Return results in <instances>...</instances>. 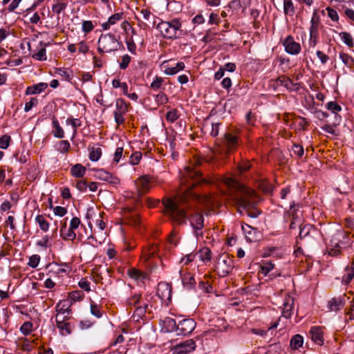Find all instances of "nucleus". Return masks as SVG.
I'll use <instances>...</instances> for the list:
<instances>
[{"mask_svg": "<svg viewBox=\"0 0 354 354\" xmlns=\"http://www.w3.org/2000/svg\"><path fill=\"white\" fill-rule=\"evenodd\" d=\"M94 28L91 21H84L82 23V30L85 33L90 32Z\"/></svg>", "mask_w": 354, "mask_h": 354, "instance_id": "nucleus-58", "label": "nucleus"}, {"mask_svg": "<svg viewBox=\"0 0 354 354\" xmlns=\"http://www.w3.org/2000/svg\"><path fill=\"white\" fill-rule=\"evenodd\" d=\"M97 43L99 45L103 46V48L106 50V53L116 51L120 48L124 49L123 44L121 42H118L115 35L112 33L102 35Z\"/></svg>", "mask_w": 354, "mask_h": 354, "instance_id": "nucleus-4", "label": "nucleus"}, {"mask_svg": "<svg viewBox=\"0 0 354 354\" xmlns=\"http://www.w3.org/2000/svg\"><path fill=\"white\" fill-rule=\"evenodd\" d=\"M326 10L328 12V15L330 18V19L333 21H337L339 19V16L335 10L331 8L330 7L326 8Z\"/></svg>", "mask_w": 354, "mask_h": 354, "instance_id": "nucleus-59", "label": "nucleus"}, {"mask_svg": "<svg viewBox=\"0 0 354 354\" xmlns=\"http://www.w3.org/2000/svg\"><path fill=\"white\" fill-rule=\"evenodd\" d=\"M339 58L347 67L351 68L354 66V59L349 55L340 53Z\"/></svg>", "mask_w": 354, "mask_h": 354, "instance_id": "nucleus-32", "label": "nucleus"}, {"mask_svg": "<svg viewBox=\"0 0 354 354\" xmlns=\"http://www.w3.org/2000/svg\"><path fill=\"white\" fill-rule=\"evenodd\" d=\"M169 24H170L172 30H174L175 35H177L178 30H180L182 26L180 19L177 18L174 19L169 21Z\"/></svg>", "mask_w": 354, "mask_h": 354, "instance_id": "nucleus-46", "label": "nucleus"}, {"mask_svg": "<svg viewBox=\"0 0 354 354\" xmlns=\"http://www.w3.org/2000/svg\"><path fill=\"white\" fill-rule=\"evenodd\" d=\"M76 187L80 192H85L88 188V183L85 180H81L77 182Z\"/></svg>", "mask_w": 354, "mask_h": 354, "instance_id": "nucleus-64", "label": "nucleus"}, {"mask_svg": "<svg viewBox=\"0 0 354 354\" xmlns=\"http://www.w3.org/2000/svg\"><path fill=\"white\" fill-rule=\"evenodd\" d=\"M89 159L93 162L97 161L102 156V149L100 147H89Z\"/></svg>", "mask_w": 354, "mask_h": 354, "instance_id": "nucleus-31", "label": "nucleus"}, {"mask_svg": "<svg viewBox=\"0 0 354 354\" xmlns=\"http://www.w3.org/2000/svg\"><path fill=\"white\" fill-rule=\"evenodd\" d=\"M290 344L292 349H298L303 346L304 337L299 334L295 335L291 338Z\"/></svg>", "mask_w": 354, "mask_h": 354, "instance_id": "nucleus-27", "label": "nucleus"}, {"mask_svg": "<svg viewBox=\"0 0 354 354\" xmlns=\"http://www.w3.org/2000/svg\"><path fill=\"white\" fill-rule=\"evenodd\" d=\"M196 328V322L193 319L186 318L180 321L177 326V335H188Z\"/></svg>", "mask_w": 354, "mask_h": 354, "instance_id": "nucleus-7", "label": "nucleus"}, {"mask_svg": "<svg viewBox=\"0 0 354 354\" xmlns=\"http://www.w3.org/2000/svg\"><path fill=\"white\" fill-rule=\"evenodd\" d=\"M241 229L245 234L248 242H256L261 239V234L257 228L252 227L250 225L242 223Z\"/></svg>", "mask_w": 354, "mask_h": 354, "instance_id": "nucleus-8", "label": "nucleus"}, {"mask_svg": "<svg viewBox=\"0 0 354 354\" xmlns=\"http://www.w3.org/2000/svg\"><path fill=\"white\" fill-rule=\"evenodd\" d=\"M292 151L297 158H301L304 155V150L303 147L299 144H293L292 147Z\"/></svg>", "mask_w": 354, "mask_h": 354, "instance_id": "nucleus-41", "label": "nucleus"}, {"mask_svg": "<svg viewBox=\"0 0 354 354\" xmlns=\"http://www.w3.org/2000/svg\"><path fill=\"white\" fill-rule=\"evenodd\" d=\"M276 83L277 85L283 86L286 88H288L289 87L288 84L289 83L292 84V82L290 78L286 77L284 75H282V76H279L276 80Z\"/></svg>", "mask_w": 354, "mask_h": 354, "instance_id": "nucleus-43", "label": "nucleus"}, {"mask_svg": "<svg viewBox=\"0 0 354 354\" xmlns=\"http://www.w3.org/2000/svg\"><path fill=\"white\" fill-rule=\"evenodd\" d=\"M56 73L60 76L64 77L68 81L72 79V75L65 69L62 68H56Z\"/></svg>", "mask_w": 354, "mask_h": 354, "instance_id": "nucleus-60", "label": "nucleus"}, {"mask_svg": "<svg viewBox=\"0 0 354 354\" xmlns=\"http://www.w3.org/2000/svg\"><path fill=\"white\" fill-rule=\"evenodd\" d=\"M115 106L117 110L116 113L125 114L128 111V104L122 98H118L116 100Z\"/></svg>", "mask_w": 354, "mask_h": 354, "instance_id": "nucleus-29", "label": "nucleus"}, {"mask_svg": "<svg viewBox=\"0 0 354 354\" xmlns=\"http://www.w3.org/2000/svg\"><path fill=\"white\" fill-rule=\"evenodd\" d=\"M156 294L162 301H170L171 299V286L166 282H160L158 284Z\"/></svg>", "mask_w": 354, "mask_h": 354, "instance_id": "nucleus-12", "label": "nucleus"}, {"mask_svg": "<svg viewBox=\"0 0 354 354\" xmlns=\"http://www.w3.org/2000/svg\"><path fill=\"white\" fill-rule=\"evenodd\" d=\"M185 64L182 62H178L175 66L167 67L165 70V73L169 75H173L185 68Z\"/></svg>", "mask_w": 354, "mask_h": 354, "instance_id": "nucleus-26", "label": "nucleus"}, {"mask_svg": "<svg viewBox=\"0 0 354 354\" xmlns=\"http://www.w3.org/2000/svg\"><path fill=\"white\" fill-rule=\"evenodd\" d=\"M318 231L312 225H299V234L297 238V243L306 247L313 246L316 241Z\"/></svg>", "mask_w": 354, "mask_h": 354, "instance_id": "nucleus-2", "label": "nucleus"}, {"mask_svg": "<svg viewBox=\"0 0 354 354\" xmlns=\"http://www.w3.org/2000/svg\"><path fill=\"white\" fill-rule=\"evenodd\" d=\"M137 196L135 200L136 205L143 204L142 197L150 190V179L147 176H142L136 180Z\"/></svg>", "mask_w": 354, "mask_h": 354, "instance_id": "nucleus-6", "label": "nucleus"}, {"mask_svg": "<svg viewBox=\"0 0 354 354\" xmlns=\"http://www.w3.org/2000/svg\"><path fill=\"white\" fill-rule=\"evenodd\" d=\"M33 324L30 322H25L20 327V331L24 335H28L32 330Z\"/></svg>", "mask_w": 354, "mask_h": 354, "instance_id": "nucleus-37", "label": "nucleus"}, {"mask_svg": "<svg viewBox=\"0 0 354 354\" xmlns=\"http://www.w3.org/2000/svg\"><path fill=\"white\" fill-rule=\"evenodd\" d=\"M312 340L318 345L324 344L322 329L319 326H313L309 331Z\"/></svg>", "mask_w": 354, "mask_h": 354, "instance_id": "nucleus-16", "label": "nucleus"}, {"mask_svg": "<svg viewBox=\"0 0 354 354\" xmlns=\"http://www.w3.org/2000/svg\"><path fill=\"white\" fill-rule=\"evenodd\" d=\"M345 305L344 295L339 297H334L328 301L327 306L331 311H337Z\"/></svg>", "mask_w": 354, "mask_h": 354, "instance_id": "nucleus-17", "label": "nucleus"}, {"mask_svg": "<svg viewBox=\"0 0 354 354\" xmlns=\"http://www.w3.org/2000/svg\"><path fill=\"white\" fill-rule=\"evenodd\" d=\"M294 306V299L290 296L286 298L283 304V308L282 315L286 318H290L291 316V311Z\"/></svg>", "mask_w": 354, "mask_h": 354, "instance_id": "nucleus-20", "label": "nucleus"}, {"mask_svg": "<svg viewBox=\"0 0 354 354\" xmlns=\"http://www.w3.org/2000/svg\"><path fill=\"white\" fill-rule=\"evenodd\" d=\"M55 322L57 327L59 330L60 335L64 336L66 335H70L72 333V329L71 328V324L68 322H64V320H61L59 318L58 315L55 317Z\"/></svg>", "mask_w": 354, "mask_h": 354, "instance_id": "nucleus-18", "label": "nucleus"}, {"mask_svg": "<svg viewBox=\"0 0 354 354\" xmlns=\"http://www.w3.org/2000/svg\"><path fill=\"white\" fill-rule=\"evenodd\" d=\"M216 270L220 277H225L228 275L233 270V260L227 254L219 255L216 259Z\"/></svg>", "mask_w": 354, "mask_h": 354, "instance_id": "nucleus-5", "label": "nucleus"}, {"mask_svg": "<svg viewBox=\"0 0 354 354\" xmlns=\"http://www.w3.org/2000/svg\"><path fill=\"white\" fill-rule=\"evenodd\" d=\"M349 245V238L342 232L334 234L330 241V247L346 248Z\"/></svg>", "mask_w": 354, "mask_h": 354, "instance_id": "nucleus-10", "label": "nucleus"}, {"mask_svg": "<svg viewBox=\"0 0 354 354\" xmlns=\"http://www.w3.org/2000/svg\"><path fill=\"white\" fill-rule=\"evenodd\" d=\"M285 50L290 55H298L301 51L300 44L296 42L292 36L288 35L282 42Z\"/></svg>", "mask_w": 354, "mask_h": 354, "instance_id": "nucleus-11", "label": "nucleus"}, {"mask_svg": "<svg viewBox=\"0 0 354 354\" xmlns=\"http://www.w3.org/2000/svg\"><path fill=\"white\" fill-rule=\"evenodd\" d=\"M156 28L159 30L163 35L164 38L168 39H175L179 36L175 35L174 30H172L169 21L160 20V22L157 25Z\"/></svg>", "mask_w": 354, "mask_h": 354, "instance_id": "nucleus-14", "label": "nucleus"}, {"mask_svg": "<svg viewBox=\"0 0 354 354\" xmlns=\"http://www.w3.org/2000/svg\"><path fill=\"white\" fill-rule=\"evenodd\" d=\"M166 118L168 121L171 122H174L178 119L177 111L172 109L167 113Z\"/></svg>", "mask_w": 354, "mask_h": 354, "instance_id": "nucleus-61", "label": "nucleus"}, {"mask_svg": "<svg viewBox=\"0 0 354 354\" xmlns=\"http://www.w3.org/2000/svg\"><path fill=\"white\" fill-rule=\"evenodd\" d=\"M283 10L286 15L295 13V8L292 0H283Z\"/></svg>", "mask_w": 354, "mask_h": 354, "instance_id": "nucleus-34", "label": "nucleus"}, {"mask_svg": "<svg viewBox=\"0 0 354 354\" xmlns=\"http://www.w3.org/2000/svg\"><path fill=\"white\" fill-rule=\"evenodd\" d=\"M326 108L328 110L331 111L333 113H336L342 111V106L339 105L336 102L331 101L326 104Z\"/></svg>", "mask_w": 354, "mask_h": 354, "instance_id": "nucleus-39", "label": "nucleus"}, {"mask_svg": "<svg viewBox=\"0 0 354 354\" xmlns=\"http://www.w3.org/2000/svg\"><path fill=\"white\" fill-rule=\"evenodd\" d=\"M39 261H40L39 255L34 254V255H32L29 258V261L28 263V265L32 268H35L39 265Z\"/></svg>", "mask_w": 354, "mask_h": 354, "instance_id": "nucleus-49", "label": "nucleus"}, {"mask_svg": "<svg viewBox=\"0 0 354 354\" xmlns=\"http://www.w3.org/2000/svg\"><path fill=\"white\" fill-rule=\"evenodd\" d=\"M48 87V84L40 82L30 86H28L26 89V95L38 94L44 91Z\"/></svg>", "mask_w": 354, "mask_h": 354, "instance_id": "nucleus-19", "label": "nucleus"}, {"mask_svg": "<svg viewBox=\"0 0 354 354\" xmlns=\"http://www.w3.org/2000/svg\"><path fill=\"white\" fill-rule=\"evenodd\" d=\"M62 238L64 240H71L73 241L76 238V234L74 231L71 229H66V231L64 232V235H60Z\"/></svg>", "mask_w": 354, "mask_h": 354, "instance_id": "nucleus-54", "label": "nucleus"}, {"mask_svg": "<svg viewBox=\"0 0 354 354\" xmlns=\"http://www.w3.org/2000/svg\"><path fill=\"white\" fill-rule=\"evenodd\" d=\"M339 36L342 41L349 48L354 46V41L351 35L347 32H341L339 33Z\"/></svg>", "mask_w": 354, "mask_h": 354, "instance_id": "nucleus-28", "label": "nucleus"}, {"mask_svg": "<svg viewBox=\"0 0 354 354\" xmlns=\"http://www.w3.org/2000/svg\"><path fill=\"white\" fill-rule=\"evenodd\" d=\"M180 182L181 192L178 198L176 200L167 198L163 201V205L167 213L177 224L187 225L189 221L197 239L203 236L204 217L197 208L196 203L200 200V196L193 190L196 187L220 184L229 188L234 187L236 189L234 200L241 214L244 211L248 216L256 218L262 212L257 208L259 199L255 193L233 178L216 175L204 177L202 171L193 165L185 168Z\"/></svg>", "mask_w": 354, "mask_h": 354, "instance_id": "nucleus-1", "label": "nucleus"}, {"mask_svg": "<svg viewBox=\"0 0 354 354\" xmlns=\"http://www.w3.org/2000/svg\"><path fill=\"white\" fill-rule=\"evenodd\" d=\"M37 103H38V100L36 97H31L30 101L25 104L24 111L28 112L29 111H30L32 109V108L34 106L37 105Z\"/></svg>", "mask_w": 354, "mask_h": 354, "instance_id": "nucleus-55", "label": "nucleus"}, {"mask_svg": "<svg viewBox=\"0 0 354 354\" xmlns=\"http://www.w3.org/2000/svg\"><path fill=\"white\" fill-rule=\"evenodd\" d=\"M53 127L54 130L53 131V134L55 138H64V131L62 127L59 125L58 120L56 118L53 119Z\"/></svg>", "mask_w": 354, "mask_h": 354, "instance_id": "nucleus-24", "label": "nucleus"}, {"mask_svg": "<svg viewBox=\"0 0 354 354\" xmlns=\"http://www.w3.org/2000/svg\"><path fill=\"white\" fill-rule=\"evenodd\" d=\"M346 271L347 272V273H346L344 276H343V278H342V281L346 283V284H348L354 278V261L352 263L351 267H347L346 268Z\"/></svg>", "mask_w": 354, "mask_h": 354, "instance_id": "nucleus-30", "label": "nucleus"}, {"mask_svg": "<svg viewBox=\"0 0 354 354\" xmlns=\"http://www.w3.org/2000/svg\"><path fill=\"white\" fill-rule=\"evenodd\" d=\"M11 138L8 135H3L0 138V148L3 149H7L10 145Z\"/></svg>", "mask_w": 354, "mask_h": 354, "instance_id": "nucleus-47", "label": "nucleus"}, {"mask_svg": "<svg viewBox=\"0 0 354 354\" xmlns=\"http://www.w3.org/2000/svg\"><path fill=\"white\" fill-rule=\"evenodd\" d=\"M313 113L315 115L316 118L319 120H323L329 116V114L326 112L322 111L317 109H313Z\"/></svg>", "mask_w": 354, "mask_h": 354, "instance_id": "nucleus-62", "label": "nucleus"}, {"mask_svg": "<svg viewBox=\"0 0 354 354\" xmlns=\"http://www.w3.org/2000/svg\"><path fill=\"white\" fill-rule=\"evenodd\" d=\"M142 158V153L140 151H136L131 156V163L133 165H136L139 163Z\"/></svg>", "mask_w": 354, "mask_h": 354, "instance_id": "nucleus-56", "label": "nucleus"}, {"mask_svg": "<svg viewBox=\"0 0 354 354\" xmlns=\"http://www.w3.org/2000/svg\"><path fill=\"white\" fill-rule=\"evenodd\" d=\"M131 60V57L129 55L127 54L123 55L122 57L121 62L119 63L120 68L122 70L126 69L128 67Z\"/></svg>", "mask_w": 354, "mask_h": 354, "instance_id": "nucleus-48", "label": "nucleus"}, {"mask_svg": "<svg viewBox=\"0 0 354 354\" xmlns=\"http://www.w3.org/2000/svg\"><path fill=\"white\" fill-rule=\"evenodd\" d=\"M199 259L206 263L210 261L212 259V251L207 247H204L198 251Z\"/></svg>", "mask_w": 354, "mask_h": 354, "instance_id": "nucleus-25", "label": "nucleus"}, {"mask_svg": "<svg viewBox=\"0 0 354 354\" xmlns=\"http://www.w3.org/2000/svg\"><path fill=\"white\" fill-rule=\"evenodd\" d=\"M36 222L39 224L41 230L47 232L49 229V223L44 218L42 215H37L35 218Z\"/></svg>", "mask_w": 354, "mask_h": 354, "instance_id": "nucleus-33", "label": "nucleus"}, {"mask_svg": "<svg viewBox=\"0 0 354 354\" xmlns=\"http://www.w3.org/2000/svg\"><path fill=\"white\" fill-rule=\"evenodd\" d=\"M163 83V79L160 77H156L151 82L150 87L154 90H158Z\"/></svg>", "mask_w": 354, "mask_h": 354, "instance_id": "nucleus-50", "label": "nucleus"}, {"mask_svg": "<svg viewBox=\"0 0 354 354\" xmlns=\"http://www.w3.org/2000/svg\"><path fill=\"white\" fill-rule=\"evenodd\" d=\"M67 124H71L73 128L74 133H76L77 129L81 126V122L78 119L68 118L66 121Z\"/></svg>", "mask_w": 354, "mask_h": 354, "instance_id": "nucleus-51", "label": "nucleus"}, {"mask_svg": "<svg viewBox=\"0 0 354 354\" xmlns=\"http://www.w3.org/2000/svg\"><path fill=\"white\" fill-rule=\"evenodd\" d=\"M86 173V168L81 164H75L71 169V174L75 178H82Z\"/></svg>", "mask_w": 354, "mask_h": 354, "instance_id": "nucleus-23", "label": "nucleus"}, {"mask_svg": "<svg viewBox=\"0 0 354 354\" xmlns=\"http://www.w3.org/2000/svg\"><path fill=\"white\" fill-rule=\"evenodd\" d=\"M94 176L96 179L106 181L113 186L118 185L120 182L117 176L104 169L96 170Z\"/></svg>", "mask_w": 354, "mask_h": 354, "instance_id": "nucleus-9", "label": "nucleus"}, {"mask_svg": "<svg viewBox=\"0 0 354 354\" xmlns=\"http://www.w3.org/2000/svg\"><path fill=\"white\" fill-rule=\"evenodd\" d=\"M123 13H115L109 18V24H111V25L115 24L117 21H120L122 18Z\"/></svg>", "mask_w": 354, "mask_h": 354, "instance_id": "nucleus-63", "label": "nucleus"}, {"mask_svg": "<svg viewBox=\"0 0 354 354\" xmlns=\"http://www.w3.org/2000/svg\"><path fill=\"white\" fill-rule=\"evenodd\" d=\"M160 326H161V332L169 333L176 332L177 333V326L176 320L171 317H165L163 320H160Z\"/></svg>", "mask_w": 354, "mask_h": 354, "instance_id": "nucleus-15", "label": "nucleus"}, {"mask_svg": "<svg viewBox=\"0 0 354 354\" xmlns=\"http://www.w3.org/2000/svg\"><path fill=\"white\" fill-rule=\"evenodd\" d=\"M91 313L97 318H101L102 316L100 306L93 301L91 304Z\"/></svg>", "mask_w": 354, "mask_h": 354, "instance_id": "nucleus-42", "label": "nucleus"}, {"mask_svg": "<svg viewBox=\"0 0 354 354\" xmlns=\"http://www.w3.org/2000/svg\"><path fill=\"white\" fill-rule=\"evenodd\" d=\"M180 273H181L180 271ZM180 277L182 279V283L185 288L187 289H192L194 288L196 282L194 277L192 274L189 273H185L183 274H180Z\"/></svg>", "mask_w": 354, "mask_h": 354, "instance_id": "nucleus-22", "label": "nucleus"}, {"mask_svg": "<svg viewBox=\"0 0 354 354\" xmlns=\"http://www.w3.org/2000/svg\"><path fill=\"white\" fill-rule=\"evenodd\" d=\"M129 276L134 279H141L145 278V274L136 268H131L128 270Z\"/></svg>", "mask_w": 354, "mask_h": 354, "instance_id": "nucleus-36", "label": "nucleus"}, {"mask_svg": "<svg viewBox=\"0 0 354 354\" xmlns=\"http://www.w3.org/2000/svg\"><path fill=\"white\" fill-rule=\"evenodd\" d=\"M196 344L193 339H188L176 345L173 349V354H189L195 349Z\"/></svg>", "mask_w": 354, "mask_h": 354, "instance_id": "nucleus-13", "label": "nucleus"}, {"mask_svg": "<svg viewBox=\"0 0 354 354\" xmlns=\"http://www.w3.org/2000/svg\"><path fill=\"white\" fill-rule=\"evenodd\" d=\"M310 35H315L319 36L318 32V22H315L314 18H313L310 21Z\"/></svg>", "mask_w": 354, "mask_h": 354, "instance_id": "nucleus-52", "label": "nucleus"}, {"mask_svg": "<svg viewBox=\"0 0 354 354\" xmlns=\"http://www.w3.org/2000/svg\"><path fill=\"white\" fill-rule=\"evenodd\" d=\"M140 298H141V295H137V294L134 295L133 296H132L131 297H130L128 299V301H127L128 306H136V305H138L140 303Z\"/></svg>", "mask_w": 354, "mask_h": 354, "instance_id": "nucleus-53", "label": "nucleus"}, {"mask_svg": "<svg viewBox=\"0 0 354 354\" xmlns=\"http://www.w3.org/2000/svg\"><path fill=\"white\" fill-rule=\"evenodd\" d=\"M84 294L81 290H75L69 293L68 297L73 301H81Z\"/></svg>", "mask_w": 354, "mask_h": 354, "instance_id": "nucleus-40", "label": "nucleus"}, {"mask_svg": "<svg viewBox=\"0 0 354 354\" xmlns=\"http://www.w3.org/2000/svg\"><path fill=\"white\" fill-rule=\"evenodd\" d=\"M148 305L145 304L143 306H140L136 308L134 312L133 318L138 317V319L143 317L145 315Z\"/></svg>", "mask_w": 354, "mask_h": 354, "instance_id": "nucleus-35", "label": "nucleus"}, {"mask_svg": "<svg viewBox=\"0 0 354 354\" xmlns=\"http://www.w3.org/2000/svg\"><path fill=\"white\" fill-rule=\"evenodd\" d=\"M250 2L251 0H233L229 3L228 7L234 10H238L241 8L245 9Z\"/></svg>", "mask_w": 354, "mask_h": 354, "instance_id": "nucleus-21", "label": "nucleus"}, {"mask_svg": "<svg viewBox=\"0 0 354 354\" xmlns=\"http://www.w3.org/2000/svg\"><path fill=\"white\" fill-rule=\"evenodd\" d=\"M70 147L71 145L68 140H62L58 143L57 150L60 153H64L69 150Z\"/></svg>", "mask_w": 354, "mask_h": 354, "instance_id": "nucleus-44", "label": "nucleus"}, {"mask_svg": "<svg viewBox=\"0 0 354 354\" xmlns=\"http://www.w3.org/2000/svg\"><path fill=\"white\" fill-rule=\"evenodd\" d=\"M57 1L58 2L57 3L53 5L52 10L57 14H59L62 11L66 9L67 3L59 2V0H57Z\"/></svg>", "mask_w": 354, "mask_h": 354, "instance_id": "nucleus-45", "label": "nucleus"}, {"mask_svg": "<svg viewBox=\"0 0 354 354\" xmlns=\"http://www.w3.org/2000/svg\"><path fill=\"white\" fill-rule=\"evenodd\" d=\"M167 101L168 98L167 95L162 92L159 93L156 96V102L159 104H165Z\"/></svg>", "mask_w": 354, "mask_h": 354, "instance_id": "nucleus-57", "label": "nucleus"}, {"mask_svg": "<svg viewBox=\"0 0 354 354\" xmlns=\"http://www.w3.org/2000/svg\"><path fill=\"white\" fill-rule=\"evenodd\" d=\"M240 129L232 127L223 134L222 143L228 151L235 150L240 145Z\"/></svg>", "mask_w": 354, "mask_h": 354, "instance_id": "nucleus-3", "label": "nucleus"}, {"mask_svg": "<svg viewBox=\"0 0 354 354\" xmlns=\"http://www.w3.org/2000/svg\"><path fill=\"white\" fill-rule=\"evenodd\" d=\"M32 57L39 61H46L47 59L46 49L41 48L37 53L32 55Z\"/></svg>", "mask_w": 354, "mask_h": 354, "instance_id": "nucleus-38", "label": "nucleus"}]
</instances>
